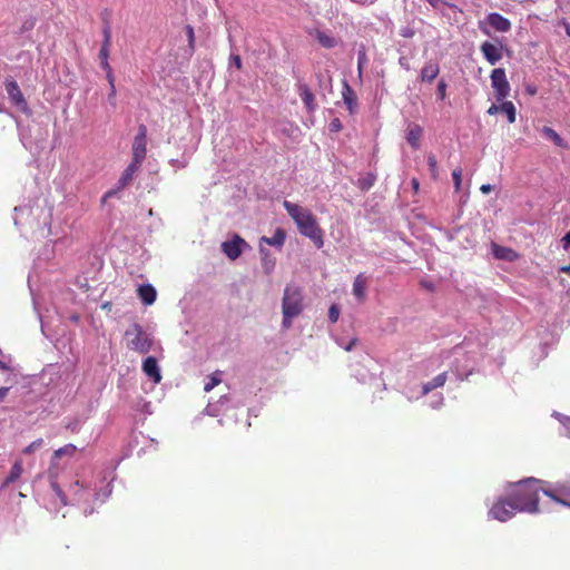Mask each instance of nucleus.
Returning <instances> with one entry per match:
<instances>
[{
    "instance_id": "1",
    "label": "nucleus",
    "mask_w": 570,
    "mask_h": 570,
    "mask_svg": "<svg viewBox=\"0 0 570 570\" xmlns=\"http://www.w3.org/2000/svg\"><path fill=\"white\" fill-rule=\"evenodd\" d=\"M283 206L288 216L295 222L299 233L308 237L317 248H322L324 246V232L315 215L309 209L288 200H284Z\"/></svg>"
},
{
    "instance_id": "2",
    "label": "nucleus",
    "mask_w": 570,
    "mask_h": 570,
    "mask_svg": "<svg viewBox=\"0 0 570 570\" xmlns=\"http://www.w3.org/2000/svg\"><path fill=\"white\" fill-rule=\"evenodd\" d=\"M541 481L534 478L518 481L511 484L509 494L514 509L519 512L537 513L539 512V493L542 490Z\"/></svg>"
},
{
    "instance_id": "3",
    "label": "nucleus",
    "mask_w": 570,
    "mask_h": 570,
    "mask_svg": "<svg viewBox=\"0 0 570 570\" xmlns=\"http://www.w3.org/2000/svg\"><path fill=\"white\" fill-rule=\"evenodd\" d=\"M283 327L289 328L292 320L298 316L303 311V296L298 287L287 286L284 291L282 303Z\"/></svg>"
},
{
    "instance_id": "4",
    "label": "nucleus",
    "mask_w": 570,
    "mask_h": 570,
    "mask_svg": "<svg viewBox=\"0 0 570 570\" xmlns=\"http://www.w3.org/2000/svg\"><path fill=\"white\" fill-rule=\"evenodd\" d=\"M125 337L127 340V347L139 354H147L153 348L154 338L138 323H134L126 330Z\"/></svg>"
},
{
    "instance_id": "5",
    "label": "nucleus",
    "mask_w": 570,
    "mask_h": 570,
    "mask_svg": "<svg viewBox=\"0 0 570 570\" xmlns=\"http://www.w3.org/2000/svg\"><path fill=\"white\" fill-rule=\"evenodd\" d=\"M480 30L490 36L491 32L505 33L511 29V22L500 13L492 12L488 14L483 20L479 21Z\"/></svg>"
},
{
    "instance_id": "6",
    "label": "nucleus",
    "mask_w": 570,
    "mask_h": 570,
    "mask_svg": "<svg viewBox=\"0 0 570 570\" xmlns=\"http://www.w3.org/2000/svg\"><path fill=\"white\" fill-rule=\"evenodd\" d=\"M517 512L519 511L514 509L512 500L510 497H508L504 499H499L490 509L489 515L492 519L505 522L510 520Z\"/></svg>"
},
{
    "instance_id": "7",
    "label": "nucleus",
    "mask_w": 570,
    "mask_h": 570,
    "mask_svg": "<svg viewBox=\"0 0 570 570\" xmlns=\"http://www.w3.org/2000/svg\"><path fill=\"white\" fill-rule=\"evenodd\" d=\"M147 155V127L141 124L138 126V132L132 142L131 160L142 164Z\"/></svg>"
},
{
    "instance_id": "8",
    "label": "nucleus",
    "mask_w": 570,
    "mask_h": 570,
    "mask_svg": "<svg viewBox=\"0 0 570 570\" xmlns=\"http://www.w3.org/2000/svg\"><path fill=\"white\" fill-rule=\"evenodd\" d=\"M491 83L498 101L503 100L510 94V85L507 80L505 71L502 68L493 69L491 72Z\"/></svg>"
},
{
    "instance_id": "9",
    "label": "nucleus",
    "mask_w": 570,
    "mask_h": 570,
    "mask_svg": "<svg viewBox=\"0 0 570 570\" xmlns=\"http://www.w3.org/2000/svg\"><path fill=\"white\" fill-rule=\"evenodd\" d=\"M4 88L11 102L19 107L21 110L28 109L27 100L21 92L19 85L13 79H6Z\"/></svg>"
},
{
    "instance_id": "10",
    "label": "nucleus",
    "mask_w": 570,
    "mask_h": 570,
    "mask_svg": "<svg viewBox=\"0 0 570 570\" xmlns=\"http://www.w3.org/2000/svg\"><path fill=\"white\" fill-rule=\"evenodd\" d=\"M244 239L238 235H235L232 240L224 242L222 248L224 254L232 261L238 258L242 254L240 245L244 244Z\"/></svg>"
},
{
    "instance_id": "11",
    "label": "nucleus",
    "mask_w": 570,
    "mask_h": 570,
    "mask_svg": "<svg viewBox=\"0 0 570 570\" xmlns=\"http://www.w3.org/2000/svg\"><path fill=\"white\" fill-rule=\"evenodd\" d=\"M110 56V38H105L101 48L99 50L100 67L106 71V78L108 81H112V69L109 65Z\"/></svg>"
},
{
    "instance_id": "12",
    "label": "nucleus",
    "mask_w": 570,
    "mask_h": 570,
    "mask_svg": "<svg viewBox=\"0 0 570 570\" xmlns=\"http://www.w3.org/2000/svg\"><path fill=\"white\" fill-rule=\"evenodd\" d=\"M142 372L155 383H159L161 381V374L159 371L158 362L157 358L154 356H148L144 360Z\"/></svg>"
},
{
    "instance_id": "13",
    "label": "nucleus",
    "mask_w": 570,
    "mask_h": 570,
    "mask_svg": "<svg viewBox=\"0 0 570 570\" xmlns=\"http://www.w3.org/2000/svg\"><path fill=\"white\" fill-rule=\"evenodd\" d=\"M481 50L485 59L491 63L495 65L502 58V46L491 43L489 41L483 42Z\"/></svg>"
},
{
    "instance_id": "14",
    "label": "nucleus",
    "mask_w": 570,
    "mask_h": 570,
    "mask_svg": "<svg viewBox=\"0 0 570 570\" xmlns=\"http://www.w3.org/2000/svg\"><path fill=\"white\" fill-rule=\"evenodd\" d=\"M141 164L136 163L134 160L130 161V164L127 166V168L122 171L118 183H117V189L122 190L126 188L132 180L134 175L139 170Z\"/></svg>"
},
{
    "instance_id": "15",
    "label": "nucleus",
    "mask_w": 570,
    "mask_h": 570,
    "mask_svg": "<svg viewBox=\"0 0 570 570\" xmlns=\"http://www.w3.org/2000/svg\"><path fill=\"white\" fill-rule=\"evenodd\" d=\"M439 72H440L439 63L430 60L421 69L419 78L422 82L431 83L439 76Z\"/></svg>"
},
{
    "instance_id": "16",
    "label": "nucleus",
    "mask_w": 570,
    "mask_h": 570,
    "mask_svg": "<svg viewBox=\"0 0 570 570\" xmlns=\"http://www.w3.org/2000/svg\"><path fill=\"white\" fill-rule=\"evenodd\" d=\"M298 92L302 101L304 102L308 112H313L316 108L315 96L307 85L302 83L298 86Z\"/></svg>"
},
{
    "instance_id": "17",
    "label": "nucleus",
    "mask_w": 570,
    "mask_h": 570,
    "mask_svg": "<svg viewBox=\"0 0 570 570\" xmlns=\"http://www.w3.org/2000/svg\"><path fill=\"white\" fill-rule=\"evenodd\" d=\"M366 288L367 278L363 274H358L353 282V294L360 302L365 299Z\"/></svg>"
},
{
    "instance_id": "18",
    "label": "nucleus",
    "mask_w": 570,
    "mask_h": 570,
    "mask_svg": "<svg viewBox=\"0 0 570 570\" xmlns=\"http://www.w3.org/2000/svg\"><path fill=\"white\" fill-rule=\"evenodd\" d=\"M23 473V466H22V460L21 459H17L13 463V465L11 466V470L9 472V474L7 475V478L4 479V481L2 482V485L1 488H7L9 484L16 482L17 480L20 479V476L22 475Z\"/></svg>"
},
{
    "instance_id": "19",
    "label": "nucleus",
    "mask_w": 570,
    "mask_h": 570,
    "mask_svg": "<svg viewBox=\"0 0 570 570\" xmlns=\"http://www.w3.org/2000/svg\"><path fill=\"white\" fill-rule=\"evenodd\" d=\"M137 293H138L139 298L146 305L154 304V302L156 301V297H157L156 289L149 284L140 285L137 289Z\"/></svg>"
},
{
    "instance_id": "20",
    "label": "nucleus",
    "mask_w": 570,
    "mask_h": 570,
    "mask_svg": "<svg viewBox=\"0 0 570 570\" xmlns=\"http://www.w3.org/2000/svg\"><path fill=\"white\" fill-rule=\"evenodd\" d=\"M77 451V448L76 445L69 443V444H66L61 448H59L58 450H56L52 454V458H51V462H50V471H52V469L57 465V461L62 458L63 455H67V456H73V454L76 453Z\"/></svg>"
},
{
    "instance_id": "21",
    "label": "nucleus",
    "mask_w": 570,
    "mask_h": 570,
    "mask_svg": "<svg viewBox=\"0 0 570 570\" xmlns=\"http://www.w3.org/2000/svg\"><path fill=\"white\" fill-rule=\"evenodd\" d=\"M342 95L344 104L347 106L348 110L353 112L357 106V97L347 82H344Z\"/></svg>"
},
{
    "instance_id": "22",
    "label": "nucleus",
    "mask_w": 570,
    "mask_h": 570,
    "mask_svg": "<svg viewBox=\"0 0 570 570\" xmlns=\"http://www.w3.org/2000/svg\"><path fill=\"white\" fill-rule=\"evenodd\" d=\"M286 239V233L282 228H277L272 237L263 236L261 243H265L271 246L282 247Z\"/></svg>"
},
{
    "instance_id": "23",
    "label": "nucleus",
    "mask_w": 570,
    "mask_h": 570,
    "mask_svg": "<svg viewBox=\"0 0 570 570\" xmlns=\"http://www.w3.org/2000/svg\"><path fill=\"white\" fill-rule=\"evenodd\" d=\"M422 128L419 125H413L407 129L406 139L407 142L414 148L420 147V140L422 137Z\"/></svg>"
},
{
    "instance_id": "24",
    "label": "nucleus",
    "mask_w": 570,
    "mask_h": 570,
    "mask_svg": "<svg viewBox=\"0 0 570 570\" xmlns=\"http://www.w3.org/2000/svg\"><path fill=\"white\" fill-rule=\"evenodd\" d=\"M445 382H446V372H443V373L436 375L432 381H430L423 385L422 394L423 395L429 394L433 390L443 386L445 384Z\"/></svg>"
},
{
    "instance_id": "25",
    "label": "nucleus",
    "mask_w": 570,
    "mask_h": 570,
    "mask_svg": "<svg viewBox=\"0 0 570 570\" xmlns=\"http://www.w3.org/2000/svg\"><path fill=\"white\" fill-rule=\"evenodd\" d=\"M542 135L551 140L556 146L558 147H567L564 140L561 138V136L551 127L544 126L541 129Z\"/></svg>"
},
{
    "instance_id": "26",
    "label": "nucleus",
    "mask_w": 570,
    "mask_h": 570,
    "mask_svg": "<svg viewBox=\"0 0 570 570\" xmlns=\"http://www.w3.org/2000/svg\"><path fill=\"white\" fill-rule=\"evenodd\" d=\"M500 110L507 115L508 121L513 124L517 118L515 107L511 101H503L500 106Z\"/></svg>"
},
{
    "instance_id": "27",
    "label": "nucleus",
    "mask_w": 570,
    "mask_h": 570,
    "mask_svg": "<svg viewBox=\"0 0 570 570\" xmlns=\"http://www.w3.org/2000/svg\"><path fill=\"white\" fill-rule=\"evenodd\" d=\"M428 165L431 171L432 179L436 180L439 178L438 160L433 154L428 155Z\"/></svg>"
},
{
    "instance_id": "28",
    "label": "nucleus",
    "mask_w": 570,
    "mask_h": 570,
    "mask_svg": "<svg viewBox=\"0 0 570 570\" xmlns=\"http://www.w3.org/2000/svg\"><path fill=\"white\" fill-rule=\"evenodd\" d=\"M42 445H43V440L41 438H39L36 441L31 442L28 446H26L22 450V453L27 454V455L31 454L35 451H37L38 449H40Z\"/></svg>"
},
{
    "instance_id": "29",
    "label": "nucleus",
    "mask_w": 570,
    "mask_h": 570,
    "mask_svg": "<svg viewBox=\"0 0 570 570\" xmlns=\"http://www.w3.org/2000/svg\"><path fill=\"white\" fill-rule=\"evenodd\" d=\"M452 178L454 183V188L456 191L461 189V183H462V169L460 167L455 168L452 171Z\"/></svg>"
},
{
    "instance_id": "30",
    "label": "nucleus",
    "mask_w": 570,
    "mask_h": 570,
    "mask_svg": "<svg viewBox=\"0 0 570 570\" xmlns=\"http://www.w3.org/2000/svg\"><path fill=\"white\" fill-rule=\"evenodd\" d=\"M219 383H220V379L216 374H213L209 376L208 382L205 383L204 391L209 392L215 386H217Z\"/></svg>"
},
{
    "instance_id": "31",
    "label": "nucleus",
    "mask_w": 570,
    "mask_h": 570,
    "mask_svg": "<svg viewBox=\"0 0 570 570\" xmlns=\"http://www.w3.org/2000/svg\"><path fill=\"white\" fill-rule=\"evenodd\" d=\"M446 88H448V85H446L445 80L441 79L439 81L438 88H436V95L440 100H443L446 97Z\"/></svg>"
},
{
    "instance_id": "32",
    "label": "nucleus",
    "mask_w": 570,
    "mask_h": 570,
    "mask_svg": "<svg viewBox=\"0 0 570 570\" xmlns=\"http://www.w3.org/2000/svg\"><path fill=\"white\" fill-rule=\"evenodd\" d=\"M108 17H110V12L105 10V12L102 13V19H104L102 36H105V37L110 36V32H111L110 26L108 24V21H107Z\"/></svg>"
},
{
    "instance_id": "33",
    "label": "nucleus",
    "mask_w": 570,
    "mask_h": 570,
    "mask_svg": "<svg viewBox=\"0 0 570 570\" xmlns=\"http://www.w3.org/2000/svg\"><path fill=\"white\" fill-rule=\"evenodd\" d=\"M338 316H340V309L335 304H333L328 309V318L332 323H335V322H337Z\"/></svg>"
},
{
    "instance_id": "34",
    "label": "nucleus",
    "mask_w": 570,
    "mask_h": 570,
    "mask_svg": "<svg viewBox=\"0 0 570 570\" xmlns=\"http://www.w3.org/2000/svg\"><path fill=\"white\" fill-rule=\"evenodd\" d=\"M544 494L549 498H551L553 501L558 502V503H561L563 505H569L570 507V503H568L567 501L560 499L558 495H556L553 492L551 491H543Z\"/></svg>"
},
{
    "instance_id": "35",
    "label": "nucleus",
    "mask_w": 570,
    "mask_h": 570,
    "mask_svg": "<svg viewBox=\"0 0 570 570\" xmlns=\"http://www.w3.org/2000/svg\"><path fill=\"white\" fill-rule=\"evenodd\" d=\"M321 45L326 48L335 46V38H318Z\"/></svg>"
},
{
    "instance_id": "36",
    "label": "nucleus",
    "mask_w": 570,
    "mask_h": 570,
    "mask_svg": "<svg viewBox=\"0 0 570 570\" xmlns=\"http://www.w3.org/2000/svg\"><path fill=\"white\" fill-rule=\"evenodd\" d=\"M230 63L234 65L237 69H242V59L239 55H230Z\"/></svg>"
},
{
    "instance_id": "37",
    "label": "nucleus",
    "mask_w": 570,
    "mask_h": 570,
    "mask_svg": "<svg viewBox=\"0 0 570 570\" xmlns=\"http://www.w3.org/2000/svg\"><path fill=\"white\" fill-rule=\"evenodd\" d=\"M358 340L357 337H353L346 345L343 346V348L346 352H350L353 350V347L357 344Z\"/></svg>"
},
{
    "instance_id": "38",
    "label": "nucleus",
    "mask_w": 570,
    "mask_h": 570,
    "mask_svg": "<svg viewBox=\"0 0 570 570\" xmlns=\"http://www.w3.org/2000/svg\"><path fill=\"white\" fill-rule=\"evenodd\" d=\"M504 252L511 253L512 250L511 249H505V248H502V247H497L494 253H495L497 257L505 258L507 256L504 255Z\"/></svg>"
},
{
    "instance_id": "39",
    "label": "nucleus",
    "mask_w": 570,
    "mask_h": 570,
    "mask_svg": "<svg viewBox=\"0 0 570 570\" xmlns=\"http://www.w3.org/2000/svg\"><path fill=\"white\" fill-rule=\"evenodd\" d=\"M373 185V178L361 180V188L368 189Z\"/></svg>"
},
{
    "instance_id": "40",
    "label": "nucleus",
    "mask_w": 570,
    "mask_h": 570,
    "mask_svg": "<svg viewBox=\"0 0 570 570\" xmlns=\"http://www.w3.org/2000/svg\"><path fill=\"white\" fill-rule=\"evenodd\" d=\"M108 82L110 85L109 98H114L116 96L115 77L112 76V81H108Z\"/></svg>"
},
{
    "instance_id": "41",
    "label": "nucleus",
    "mask_w": 570,
    "mask_h": 570,
    "mask_svg": "<svg viewBox=\"0 0 570 570\" xmlns=\"http://www.w3.org/2000/svg\"><path fill=\"white\" fill-rule=\"evenodd\" d=\"M562 242H563V248L564 249H568L570 247V232H568L563 238H562Z\"/></svg>"
},
{
    "instance_id": "42",
    "label": "nucleus",
    "mask_w": 570,
    "mask_h": 570,
    "mask_svg": "<svg viewBox=\"0 0 570 570\" xmlns=\"http://www.w3.org/2000/svg\"><path fill=\"white\" fill-rule=\"evenodd\" d=\"M119 190L117 189V187L115 189H111V190H108L104 197H102V203L106 202L107 198L109 197H112L114 195H116Z\"/></svg>"
},
{
    "instance_id": "43",
    "label": "nucleus",
    "mask_w": 570,
    "mask_h": 570,
    "mask_svg": "<svg viewBox=\"0 0 570 570\" xmlns=\"http://www.w3.org/2000/svg\"><path fill=\"white\" fill-rule=\"evenodd\" d=\"M10 387H0V402H2L8 395Z\"/></svg>"
},
{
    "instance_id": "44",
    "label": "nucleus",
    "mask_w": 570,
    "mask_h": 570,
    "mask_svg": "<svg viewBox=\"0 0 570 570\" xmlns=\"http://www.w3.org/2000/svg\"><path fill=\"white\" fill-rule=\"evenodd\" d=\"M411 184H412V188H413L414 193H419V190H420L419 180L416 178H412Z\"/></svg>"
},
{
    "instance_id": "45",
    "label": "nucleus",
    "mask_w": 570,
    "mask_h": 570,
    "mask_svg": "<svg viewBox=\"0 0 570 570\" xmlns=\"http://www.w3.org/2000/svg\"><path fill=\"white\" fill-rule=\"evenodd\" d=\"M366 60L365 51L361 50L358 52V67L361 68L362 63Z\"/></svg>"
},
{
    "instance_id": "46",
    "label": "nucleus",
    "mask_w": 570,
    "mask_h": 570,
    "mask_svg": "<svg viewBox=\"0 0 570 570\" xmlns=\"http://www.w3.org/2000/svg\"><path fill=\"white\" fill-rule=\"evenodd\" d=\"M492 189H493V187L491 185H489V184L482 185L480 187V190H481L482 194H489Z\"/></svg>"
},
{
    "instance_id": "47",
    "label": "nucleus",
    "mask_w": 570,
    "mask_h": 570,
    "mask_svg": "<svg viewBox=\"0 0 570 570\" xmlns=\"http://www.w3.org/2000/svg\"><path fill=\"white\" fill-rule=\"evenodd\" d=\"M499 110H500V107H498L497 105H492V106L488 109V114H489V115H494V114H497Z\"/></svg>"
},
{
    "instance_id": "48",
    "label": "nucleus",
    "mask_w": 570,
    "mask_h": 570,
    "mask_svg": "<svg viewBox=\"0 0 570 570\" xmlns=\"http://www.w3.org/2000/svg\"><path fill=\"white\" fill-rule=\"evenodd\" d=\"M332 126L335 130H340L341 129V122L338 119H335L333 122H332Z\"/></svg>"
},
{
    "instance_id": "49",
    "label": "nucleus",
    "mask_w": 570,
    "mask_h": 570,
    "mask_svg": "<svg viewBox=\"0 0 570 570\" xmlns=\"http://www.w3.org/2000/svg\"><path fill=\"white\" fill-rule=\"evenodd\" d=\"M560 272H561V273H566V274H569V275H570V264H569V265H567V266H562V267L560 268Z\"/></svg>"
},
{
    "instance_id": "50",
    "label": "nucleus",
    "mask_w": 570,
    "mask_h": 570,
    "mask_svg": "<svg viewBox=\"0 0 570 570\" xmlns=\"http://www.w3.org/2000/svg\"><path fill=\"white\" fill-rule=\"evenodd\" d=\"M187 36H194V30L191 27H187Z\"/></svg>"
},
{
    "instance_id": "51",
    "label": "nucleus",
    "mask_w": 570,
    "mask_h": 570,
    "mask_svg": "<svg viewBox=\"0 0 570 570\" xmlns=\"http://www.w3.org/2000/svg\"><path fill=\"white\" fill-rule=\"evenodd\" d=\"M428 1H429V3H430L431 6H433V7H436V6H438V2H439V0H428Z\"/></svg>"
},
{
    "instance_id": "52",
    "label": "nucleus",
    "mask_w": 570,
    "mask_h": 570,
    "mask_svg": "<svg viewBox=\"0 0 570 570\" xmlns=\"http://www.w3.org/2000/svg\"><path fill=\"white\" fill-rule=\"evenodd\" d=\"M194 40H195V38H194V37H190V38H189V46H190L191 48H193V46H194Z\"/></svg>"
},
{
    "instance_id": "53",
    "label": "nucleus",
    "mask_w": 570,
    "mask_h": 570,
    "mask_svg": "<svg viewBox=\"0 0 570 570\" xmlns=\"http://www.w3.org/2000/svg\"><path fill=\"white\" fill-rule=\"evenodd\" d=\"M528 91H529L531 95H534L537 90H535V88H533V89H530V88H529V89H528Z\"/></svg>"
},
{
    "instance_id": "54",
    "label": "nucleus",
    "mask_w": 570,
    "mask_h": 570,
    "mask_svg": "<svg viewBox=\"0 0 570 570\" xmlns=\"http://www.w3.org/2000/svg\"><path fill=\"white\" fill-rule=\"evenodd\" d=\"M53 488L56 489L57 493L60 495L61 493V490H59V488L55 484Z\"/></svg>"
},
{
    "instance_id": "55",
    "label": "nucleus",
    "mask_w": 570,
    "mask_h": 570,
    "mask_svg": "<svg viewBox=\"0 0 570 570\" xmlns=\"http://www.w3.org/2000/svg\"><path fill=\"white\" fill-rule=\"evenodd\" d=\"M0 368H7L3 362L0 361Z\"/></svg>"
},
{
    "instance_id": "56",
    "label": "nucleus",
    "mask_w": 570,
    "mask_h": 570,
    "mask_svg": "<svg viewBox=\"0 0 570 570\" xmlns=\"http://www.w3.org/2000/svg\"><path fill=\"white\" fill-rule=\"evenodd\" d=\"M567 33L570 37V28L569 27H567Z\"/></svg>"
},
{
    "instance_id": "57",
    "label": "nucleus",
    "mask_w": 570,
    "mask_h": 570,
    "mask_svg": "<svg viewBox=\"0 0 570 570\" xmlns=\"http://www.w3.org/2000/svg\"><path fill=\"white\" fill-rule=\"evenodd\" d=\"M261 253H262L263 255H266V252H265V249H263V248H261Z\"/></svg>"
},
{
    "instance_id": "58",
    "label": "nucleus",
    "mask_w": 570,
    "mask_h": 570,
    "mask_svg": "<svg viewBox=\"0 0 570 570\" xmlns=\"http://www.w3.org/2000/svg\"><path fill=\"white\" fill-rule=\"evenodd\" d=\"M75 485H76V487H79V485H80L79 481H76V482H75Z\"/></svg>"
}]
</instances>
